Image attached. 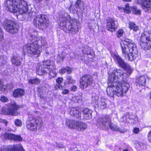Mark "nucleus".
I'll use <instances>...</instances> for the list:
<instances>
[{
	"mask_svg": "<svg viewBox=\"0 0 151 151\" xmlns=\"http://www.w3.org/2000/svg\"><path fill=\"white\" fill-rule=\"evenodd\" d=\"M55 88L56 89H59L61 90H63L64 89L63 87L61 85L58 83L55 85Z\"/></svg>",
	"mask_w": 151,
	"mask_h": 151,
	"instance_id": "39",
	"label": "nucleus"
},
{
	"mask_svg": "<svg viewBox=\"0 0 151 151\" xmlns=\"http://www.w3.org/2000/svg\"><path fill=\"white\" fill-rule=\"evenodd\" d=\"M81 2V0H77V2H76V4L78 5H79L80 4Z\"/></svg>",
	"mask_w": 151,
	"mask_h": 151,
	"instance_id": "51",
	"label": "nucleus"
},
{
	"mask_svg": "<svg viewBox=\"0 0 151 151\" xmlns=\"http://www.w3.org/2000/svg\"><path fill=\"white\" fill-rule=\"evenodd\" d=\"M112 56L115 62L120 66L125 69L129 74L132 72L133 71L132 68L129 65L127 64L118 54H113Z\"/></svg>",
	"mask_w": 151,
	"mask_h": 151,
	"instance_id": "14",
	"label": "nucleus"
},
{
	"mask_svg": "<svg viewBox=\"0 0 151 151\" xmlns=\"http://www.w3.org/2000/svg\"><path fill=\"white\" fill-rule=\"evenodd\" d=\"M73 58H75L76 57H73Z\"/></svg>",
	"mask_w": 151,
	"mask_h": 151,
	"instance_id": "57",
	"label": "nucleus"
},
{
	"mask_svg": "<svg viewBox=\"0 0 151 151\" xmlns=\"http://www.w3.org/2000/svg\"><path fill=\"white\" fill-rule=\"evenodd\" d=\"M4 136L6 139L19 141H22V138L20 135H15L9 133H5L4 134Z\"/></svg>",
	"mask_w": 151,
	"mask_h": 151,
	"instance_id": "20",
	"label": "nucleus"
},
{
	"mask_svg": "<svg viewBox=\"0 0 151 151\" xmlns=\"http://www.w3.org/2000/svg\"><path fill=\"white\" fill-rule=\"evenodd\" d=\"M55 66L54 63L51 60L44 61L42 64H38L37 66V73L40 76H42L50 68H53Z\"/></svg>",
	"mask_w": 151,
	"mask_h": 151,
	"instance_id": "6",
	"label": "nucleus"
},
{
	"mask_svg": "<svg viewBox=\"0 0 151 151\" xmlns=\"http://www.w3.org/2000/svg\"><path fill=\"white\" fill-rule=\"evenodd\" d=\"M83 119L88 120L91 119L92 116V111L88 109L85 108L83 110Z\"/></svg>",
	"mask_w": 151,
	"mask_h": 151,
	"instance_id": "23",
	"label": "nucleus"
},
{
	"mask_svg": "<svg viewBox=\"0 0 151 151\" xmlns=\"http://www.w3.org/2000/svg\"><path fill=\"white\" fill-rule=\"evenodd\" d=\"M62 90L63 91H62V93L63 94H68L69 93V90L68 89H63Z\"/></svg>",
	"mask_w": 151,
	"mask_h": 151,
	"instance_id": "45",
	"label": "nucleus"
},
{
	"mask_svg": "<svg viewBox=\"0 0 151 151\" xmlns=\"http://www.w3.org/2000/svg\"><path fill=\"white\" fill-rule=\"evenodd\" d=\"M84 53H86L87 55H90L91 54V52H87L86 53L84 52Z\"/></svg>",
	"mask_w": 151,
	"mask_h": 151,
	"instance_id": "52",
	"label": "nucleus"
},
{
	"mask_svg": "<svg viewBox=\"0 0 151 151\" xmlns=\"http://www.w3.org/2000/svg\"><path fill=\"white\" fill-rule=\"evenodd\" d=\"M129 146H127V148H124L123 149V151H128V149L129 148Z\"/></svg>",
	"mask_w": 151,
	"mask_h": 151,
	"instance_id": "50",
	"label": "nucleus"
},
{
	"mask_svg": "<svg viewBox=\"0 0 151 151\" xmlns=\"http://www.w3.org/2000/svg\"><path fill=\"white\" fill-rule=\"evenodd\" d=\"M66 72H67L68 74L70 73L72 71V69L69 67H66Z\"/></svg>",
	"mask_w": 151,
	"mask_h": 151,
	"instance_id": "44",
	"label": "nucleus"
},
{
	"mask_svg": "<svg viewBox=\"0 0 151 151\" xmlns=\"http://www.w3.org/2000/svg\"><path fill=\"white\" fill-rule=\"evenodd\" d=\"M38 113L39 112L38 111L29 112L28 113V121H32L33 119L35 120V113L38 114Z\"/></svg>",
	"mask_w": 151,
	"mask_h": 151,
	"instance_id": "29",
	"label": "nucleus"
},
{
	"mask_svg": "<svg viewBox=\"0 0 151 151\" xmlns=\"http://www.w3.org/2000/svg\"><path fill=\"white\" fill-rule=\"evenodd\" d=\"M123 121L127 122L131 124L135 123L138 121V118L137 116L132 115H130L128 113H126L125 115L122 117Z\"/></svg>",
	"mask_w": 151,
	"mask_h": 151,
	"instance_id": "18",
	"label": "nucleus"
},
{
	"mask_svg": "<svg viewBox=\"0 0 151 151\" xmlns=\"http://www.w3.org/2000/svg\"><path fill=\"white\" fill-rule=\"evenodd\" d=\"M7 89V86L4 85L3 82L0 81V91L5 92Z\"/></svg>",
	"mask_w": 151,
	"mask_h": 151,
	"instance_id": "32",
	"label": "nucleus"
},
{
	"mask_svg": "<svg viewBox=\"0 0 151 151\" xmlns=\"http://www.w3.org/2000/svg\"><path fill=\"white\" fill-rule=\"evenodd\" d=\"M22 145H14L13 146H2L0 148V151H24Z\"/></svg>",
	"mask_w": 151,
	"mask_h": 151,
	"instance_id": "17",
	"label": "nucleus"
},
{
	"mask_svg": "<svg viewBox=\"0 0 151 151\" xmlns=\"http://www.w3.org/2000/svg\"><path fill=\"white\" fill-rule=\"evenodd\" d=\"M124 1L129 2L131 1V0H123Z\"/></svg>",
	"mask_w": 151,
	"mask_h": 151,
	"instance_id": "53",
	"label": "nucleus"
},
{
	"mask_svg": "<svg viewBox=\"0 0 151 151\" xmlns=\"http://www.w3.org/2000/svg\"><path fill=\"white\" fill-rule=\"evenodd\" d=\"M140 44L142 49L148 50L151 48V31L142 33L140 38Z\"/></svg>",
	"mask_w": 151,
	"mask_h": 151,
	"instance_id": "7",
	"label": "nucleus"
},
{
	"mask_svg": "<svg viewBox=\"0 0 151 151\" xmlns=\"http://www.w3.org/2000/svg\"><path fill=\"white\" fill-rule=\"evenodd\" d=\"M147 137L149 141L151 142V131L148 133Z\"/></svg>",
	"mask_w": 151,
	"mask_h": 151,
	"instance_id": "48",
	"label": "nucleus"
},
{
	"mask_svg": "<svg viewBox=\"0 0 151 151\" xmlns=\"http://www.w3.org/2000/svg\"><path fill=\"white\" fill-rule=\"evenodd\" d=\"M77 89V87L75 85L73 86L70 88V91H75Z\"/></svg>",
	"mask_w": 151,
	"mask_h": 151,
	"instance_id": "47",
	"label": "nucleus"
},
{
	"mask_svg": "<svg viewBox=\"0 0 151 151\" xmlns=\"http://www.w3.org/2000/svg\"><path fill=\"white\" fill-rule=\"evenodd\" d=\"M2 61L1 59V58H0V62Z\"/></svg>",
	"mask_w": 151,
	"mask_h": 151,
	"instance_id": "54",
	"label": "nucleus"
},
{
	"mask_svg": "<svg viewBox=\"0 0 151 151\" xmlns=\"http://www.w3.org/2000/svg\"><path fill=\"white\" fill-rule=\"evenodd\" d=\"M43 122L42 118L38 117L35 119L33 121H27L26 127L27 129L30 131H35L37 129H40L43 125Z\"/></svg>",
	"mask_w": 151,
	"mask_h": 151,
	"instance_id": "10",
	"label": "nucleus"
},
{
	"mask_svg": "<svg viewBox=\"0 0 151 151\" xmlns=\"http://www.w3.org/2000/svg\"><path fill=\"white\" fill-rule=\"evenodd\" d=\"M58 22L60 28L66 32L75 34L79 31L77 20L71 19L66 13L60 16Z\"/></svg>",
	"mask_w": 151,
	"mask_h": 151,
	"instance_id": "3",
	"label": "nucleus"
},
{
	"mask_svg": "<svg viewBox=\"0 0 151 151\" xmlns=\"http://www.w3.org/2000/svg\"><path fill=\"white\" fill-rule=\"evenodd\" d=\"M139 131V129L137 127H135L133 129V132L135 133H138Z\"/></svg>",
	"mask_w": 151,
	"mask_h": 151,
	"instance_id": "46",
	"label": "nucleus"
},
{
	"mask_svg": "<svg viewBox=\"0 0 151 151\" xmlns=\"http://www.w3.org/2000/svg\"><path fill=\"white\" fill-rule=\"evenodd\" d=\"M7 10L20 14L29 11L27 2L24 0H7L5 3Z\"/></svg>",
	"mask_w": 151,
	"mask_h": 151,
	"instance_id": "5",
	"label": "nucleus"
},
{
	"mask_svg": "<svg viewBox=\"0 0 151 151\" xmlns=\"http://www.w3.org/2000/svg\"><path fill=\"white\" fill-rule=\"evenodd\" d=\"M106 100L103 97H101L99 99V96L96 94L93 95L92 98V103L100 109H105L107 105L106 103Z\"/></svg>",
	"mask_w": 151,
	"mask_h": 151,
	"instance_id": "13",
	"label": "nucleus"
},
{
	"mask_svg": "<svg viewBox=\"0 0 151 151\" xmlns=\"http://www.w3.org/2000/svg\"><path fill=\"white\" fill-rule=\"evenodd\" d=\"M0 101L3 102H7L9 101L8 99L4 96H1L0 98Z\"/></svg>",
	"mask_w": 151,
	"mask_h": 151,
	"instance_id": "37",
	"label": "nucleus"
},
{
	"mask_svg": "<svg viewBox=\"0 0 151 151\" xmlns=\"http://www.w3.org/2000/svg\"><path fill=\"white\" fill-rule=\"evenodd\" d=\"M24 91L23 89L18 88L13 91V95L14 97H19L24 95Z\"/></svg>",
	"mask_w": 151,
	"mask_h": 151,
	"instance_id": "25",
	"label": "nucleus"
},
{
	"mask_svg": "<svg viewBox=\"0 0 151 151\" xmlns=\"http://www.w3.org/2000/svg\"><path fill=\"white\" fill-rule=\"evenodd\" d=\"M14 123L17 126L21 127L22 125V121L19 119H16L15 120Z\"/></svg>",
	"mask_w": 151,
	"mask_h": 151,
	"instance_id": "38",
	"label": "nucleus"
},
{
	"mask_svg": "<svg viewBox=\"0 0 151 151\" xmlns=\"http://www.w3.org/2000/svg\"><path fill=\"white\" fill-rule=\"evenodd\" d=\"M2 24L4 29L9 32L15 33L18 30V25L13 21L5 19Z\"/></svg>",
	"mask_w": 151,
	"mask_h": 151,
	"instance_id": "12",
	"label": "nucleus"
},
{
	"mask_svg": "<svg viewBox=\"0 0 151 151\" xmlns=\"http://www.w3.org/2000/svg\"><path fill=\"white\" fill-rule=\"evenodd\" d=\"M32 12V10H30Z\"/></svg>",
	"mask_w": 151,
	"mask_h": 151,
	"instance_id": "56",
	"label": "nucleus"
},
{
	"mask_svg": "<svg viewBox=\"0 0 151 151\" xmlns=\"http://www.w3.org/2000/svg\"><path fill=\"white\" fill-rule=\"evenodd\" d=\"M65 124L69 128L79 131H83L87 127V124L82 122L69 119L66 120Z\"/></svg>",
	"mask_w": 151,
	"mask_h": 151,
	"instance_id": "9",
	"label": "nucleus"
},
{
	"mask_svg": "<svg viewBox=\"0 0 151 151\" xmlns=\"http://www.w3.org/2000/svg\"><path fill=\"white\" fill-rule=\"evenodd\" d=\"M66 81L69 84L74 83L76 82L73 79L71 76H67Z\"/></svg>",
	"mask_w": 151,
	"mask_h": 151,
	"instance_id": "34",
	"label": "nucleus"
},
{
	"mask_svg": "<svg viewBox=\"0 0 151 151\" xmlns=\"http://www.w3.org/2000/svg\"><path fill=\"white\" fill-rule=\"evenodd\" d=\"M133 7H129L128 4L125 5V7L124 8V12L125 13H129L130 12L131 10H132Z\"/></svg>",
	"mask_w": 151,
	"mask_h": 151,
	"instance_id": "33",
	"label": "nucleus"
},
{
	"mask_svg": "<svg viewBox=\"0 0 151 151\" xmlns=\"http://www.w3.org/2000/svg\"><path fill=\"white\" fill-rule=\"evenodd\" d=\"M66 72V68H62L59 71V73L62 74H64Z\"/></svg>",
	"mask_w": 151,
	"mask_h": 151,
	"instance_id": "43",
	"label": "nucleus"
},
{
	"mask_svg": "<svg viewBox=\"0 0 151 151\" xmlns=\"http://www.w3.org/2000/svg\"><path fill=\"white\" fill-rule=\"evenodd\" d=\"M49 21L47 16L45 15H39L35 17L34 24L40 29H46L48 26Z\"/></svg>",
	"mask_w": 151,
	"mask_h": 151,
	"instance_id": "8",
	"label": "nucleus"
},
{
	"mask_svg": "<svg viewBox=\"0 0 151 151\" xmlns=\"http://www.w3.org/2000/svg\"><path fill=\"white\" fill-rule=\"evenodd\" d=\"M124 33V31L122 29H119L116 33V36L117 37L120 38L122 37Z\"/></svg>",
	"mask_w": 151,
	"mask_h": 151,
	"instance_id": "36",
	"label": "nucleus"
},
{
	"mask_svg": "<svg viewBox=\"0 0 151 151\" xmlns=\"http://www.w3.org/2000/svg\"><path fill=\"white\" fill-rule=\"evenodd\" d=\"M63 79L60 77H58L56 79V82L60 84L63 81Z\"/></svg>",
	"mask_w": 151,
	"mask_h": 151,
	"instance_id": "42",
	"label": "nucleus"
},
{
	"mask_svg": "<svg viewBox=\"0 0 151 151\" xmlns=\"http://www.w3.org/2000/svg\"><path fill=\"white\" fill-rule=\"evenodd\" d=\"M126 76L120 69L114 70L113 73L109 75L106 89L109 96L113 97L115 95L122 97L125 95L129 87V84L124 81Z\"/></svg>",
	"mask_w": 151,
	"mask_h": 151,
	"instance_id": "1",
	"label": "nucleus"
},
{
	"mask_svg": "<svg viewBox=\"0 0 151 151\" xmlns=\"http://www.w3.org/2000/svg\"><path fill=\"white\" fill-rule=\"evenodd\" d=\"M20 107L14 102H11L9 104L8 109L3 108L1 109L2 113L5 115L16 116L19 114L17 110Z\"/></svg>",
	"mask_w": 151,
	"mask_h": 151,
	"instance_id": "11",
	"label": "nucleus"
},
{
	"mask_svg": "<svg viewBox=\"0 0 151 151\" xmlns=\"http://www.w3.org/2000/svg\"><path fill=\"white\" fill-rule=\"evenodd\" d=\"M128 27L130 29H132L135 31H136L139 29L138 27L134 22H129V23Z\"/></svg>",
	"mask_w": 151,
	"mask_h": 151,
	"instance_id": "28",
	"label": "nucleus"
},
{
	"mask_svg": "<svg viewBox=\"0 0 151 151\" xmlns=\"http://www.w3.org/2000/svg\"><path fill=\"white\" fill-rule=\"evenodd\" d=\"M132 11L133 12V13L136 14H140V11L136 7H133L132 9Z\"/></svg>",
	"mask_w": 151,
	"mask_h": 151,
	"instance_id": "35",
	"label": "nucleus"
},
{
	"mask_svg": "<svg viewBox=\"0 0 151 151\" xmlns=\"http://www.w3.org/2000/svg\"><path fill=\"white\" fill-rule=\"evenodd\" d=\"M70 114L73 116L79 119L81 118V113L79 109L76 108H73L70 109Z\"/></svg>",
	"mask_w": 151,
	"mask_h": 151,
	"instance_id": "22",
	"label": "nucleus"
},
{
	"mask_svg": "<svg viewBox=\"0 0 151 151\" xmlns=\"http://www.w3.org/2000/svg\"><path fill=\"white\" fill-rule=\"evenodd\" d=\"M93 81V79L91 76L85 75L80 79V88L83 89H85L90 86Z\"/></svg>",
	"mask_w": 151,
	"mask_h": 151,
	"instance_id": "16",
	"label": "nucleus"
},
{
	"mask_svg": "<svg viewBox=\"0 0 151 151\" xmlns=\"http://www.w3.org/2000/svg\"><path fill=\"white\" fill-rule=\"evenodd\" d=\"M98 122L100 125L105 128L109 127L113 130H117L118 129L116 127L113 126L111 122L110 118L107 116L99 119Z\"/></svg>",
	"mask_w": 151,
	"mask_h": 151,
	"instance_id": "15",
	"label": "nucleus"
},
{
	"mask_svg": "<svg viewBox=\"0 0 151 151\" xmlns=\"http://www.w3.org/2000/svg\"><path fill=\"white\" fill-rule=\"evenodd\" d=\"M148 77V76L146 75L141 76L139 78L137 82L139 85L144 86L145 85L146 80Z\"/></svg>",
	"mask_w": 151,
	"mask_h": 151,
	"instance_id": "26",
	"label": "nucleus"
},
{
	"mask_svg": "<svg viewBox=\"0 0 151 151\" xmlns=\"http://www.w3.org/2000/svg\"><path fill=\"white\" fill-rule=\"evenodd\" d=\"M12 63L15 66H18L21 64L20 57L17 55H14L12 58Z\"/></svg>",
	"mask_w": 151,
	"mask_h": 151,
	"instance_id": "24",
	"label": "nucleus"
},
{
	"mask_svg": "<svg viewBox=\"0 0 151 151\" xmlns=\"http://www.w3.org/2000/svg\"><path fill=\"white\" fill-rule=\"evenodd\" d=\"M37 31H34L32 32L28 37V39L32 42L24 45L23 48L24 52H27L36 57L40 56L42 50V46L45 47L47 44L45 38L41 37V45H39L38 42L40 40V38L37 37Z\"/></svg>",
	"mask_w": 151,
	"mask_h": 151,
	"instance_id": "2",
	"label": "nucleus"
},
{
	"mask_svg": "<svg viewBox=\"0 0 151 151\" xmlns=\"http://www.w3.org/2000/svg\"><path fill=\"white\" fill-rule=\"evenodd\" d=\"M138 144L142 149H146V145L145 144L141 142H139Z\"/></svg>",
	"mask_w": 151,
	"mask_h": 151,
	"instance_id": "40",
	"label": "nucleus"
},
{
	"mask_svg": "<svg viewBox=\"0 0 151 151\" xmlns=\"http://www.w3.org/2000/svg\"><path fill=\"white\" fill-rule=\"evenodd\" d=\"M3 33L2 29L0 27V42L3 39Z\"/></svg>",
	"mask_w": 151,
	"mask_h": 151,
	"instance_id": "41",
	"label": "nucleus"
},
{
	"mask_svg": "<svg viewBox=\"0 0 151 151\" xmlns=\"http://www.w3.org/2000/svg\"><path fill=\"white\" fill-rule=\"evenodd\" d=\"M106 28L108 30L112 32L113 30L115 29L116 27V21L115 19L109 18L106 19Z\"/></svg>",
	"mask_w": 151,
	"mask_h": 151,
	"instance_id": "19",
	"label": "nucleus"
},
{
	"mask_svg": "<svg viewBox=\"0 0 151 151\" xmlns=\"http://www.w3.org/2000/svg\"><path fill=\"white\" fill-rule=\"evenodd\" d=\"M1 122L4 123L6 125H7V124H8V122L5 120H4V119H1Z\"/></svg>",
	"mask_w": 151,
	"mask_h": 151,
	"instance_id": "49",
	"label": "nucleus"
},
{
	"mask_svg": "<svg viewBox=\"0 0 151 151\" xmlns=\"http://www.w3.org/2000/svg\"><path fill=\"white\" fill-rule=\"evenodd\" d=\"M151 0L139 1L138 3L141 4L142 7L145 11H149L151 10Z\"/></svg>",
	"mask_w": 151,
	"mask_h": 151,
	"instance_id": "21",
	"label": "nucleus"
},
{
	"mask_svg": "<svg viewBox=\"0 0 151 151\" xmlns=\"http://www.w3.org/2000/svg\"><path fill=\"white\" fill-rule=\"evenodd\" d=\"M64 54L65 53L63 52L61 54H59L58 55L57 59V61L59 63L63 61L64 58Z\"/></svg>",
	"mask_w": 151,
	"mask_h": 151,
	"instance_id": "31",
	"label": "nucleus"
},
{
	"mask_svg": "<svg viewBox=\"0 0 151 151\" xmlns=\"http://www.w3.org/2000/svg\"><path fill=\"white\" fill-rule=\"evenodd\" d=\"M49 73L50 75L52 78H54L56 76L57 71L56 68H55V66H54L53 68H50L48 71L47 70V72H45V73Z\"/></svg>",
	"mask_w": 151,
	"mask_h": 151,
	"instance_id": "27",
	"label": "nucleus"
},
{
	"mask_svg": "<svg viewBox=\"0 0 151 151\" xmlns=\"http://www.w3.org/2000/svg\"><path fill=\"white\" fill-rule=\"evenodd\" d=\"M123 56L131 61L136 59L138 52L136 45L130 40L126 39L120 42Z\"/></svg>",
	"mask_w": 151,
	"mask_h": 151,
	"instance_id": "4",
	"label": "nucleus"
},
{
	"mask_svg": "<svg viewBox=\"0 0 151 151\" xmlns=\"http://www.w3.org/2000/svg\"><path fill=\"white\" fill-rule=\"evenodd\" d=\"M40 81L37 78L30 79L29 81V83L32 84H39L40 83Z\"/></svg>",
	"mask_w": 151,
	"mask_h": 151,
	"instance_id": "30",
	"label": "nucleus"
},
{
	"mask_svg": "<svg viewBox=\"0 0 151 151\" xmlns=\"http://www.w3.org/2000/svg\"><path fill=\"white\" fill-rule=\"evenodd\" d=\"M1 119L0 118V122H1Z\"/></svg>",
	"mask_w": 151,
	"mask_h": 151,
	"instance_id": "55",
	"label": "nucleus"
}]
</instances>
